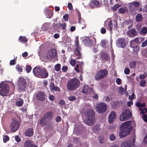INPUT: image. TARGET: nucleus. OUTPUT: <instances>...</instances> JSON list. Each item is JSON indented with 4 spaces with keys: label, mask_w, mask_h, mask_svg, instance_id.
Masks as SVG:
<instances>
[{
    "label": "nucleus",
    "mask_w": 147,
    "mask_h": 147,
    "mask_svg": "<svg viewBox=\"0 0 147 147\" xmlns=\"http://www.w3.org/2000/svg\"><path fill=\"white\" fill-rule=\"evenodd\" d=\"M24 147H37L36 145L32 144L28 140L26 141L24 144Z\"/></svg>",
    "instance_id": "obj_24"
},
{
    "label": "nucleus",
    "mask_w": 147,
    "mask_h": 147,
    "mask_svg": "<svg viewBox=\"0 0 147 147\" xmlns=\"http://www.w3.org/2000/svg\"><path fill=\"white\" fill-rule=\"evenodd\" d=\"M57 54V51L54 49H52L48 51L46 57L48 59H51L53 58L56 57Z\"/></svg>",
    "instance_id": "obj_11"
},
{
    "label": "nucleus",
    "mask_w": 147,
    "mask_h": 147,
    "mask_svg": "<svg viewBox=\"0 0 147 147\" xmlns=\"http://www.w3.org/2000/svg\"><path fill=\"white\" fill-rule=\"evenodd\" d=\"M12 121L10 124V129L11 131L14 132L18 129L20 123L18 121L14 119H12Z\"/></svg>",
    "instance_id": "obj_9"
},
{
    "label": "nucleus",
    "mask_w": 147,
    "mask_h": 147,
    "mask_svg": "<svg viewBox=\"0 0 147 147\" xmlns=\"http://www.w3.org/2000/svg\"><path fill=\"white\" fill-rule=\"evenodd\" d=\"M34 133L33 129V128H30L27 129L25 133V134L26 136L28 137L32 136Z\"/></svg>",
    "instance_id": "obj_21"
},
{
    "label": "nucleus",
    "mask_w": 147,
    "mask_h": 147,
    "mask_svg": "<svg viewBox=\"0 0 147 147\" xmlns=\"http://www.w3.org/2000/svg\"><path fill=\"white\" fill-rule=\"evenodd\" d=\"M107 71L105 69L100 70L96 73L95 78L96 80H99L105 78L108 74Z\"/></svg>",
    "instance_id": "obj_6"
},
{
    "label": "nucleus",
    "mask_w": 147,
    "mask_h": 147,
    "mask_svg": "<svg viewBox=\"0 0 147 147\" xmlns=\"http://www.w3.org/2000/svg\"><path fill=\"white\" fill-rule=\"evenodd\" d=\"M26 82L24 79L23 78H19L18 84V88L20 91H24L26 88Z\"/></svg>",
    "instance_id": "obj_10"
},
{
    "label": "nucleus",
    "mask_w": 147,
    "mask_h": 147,
    "mask_svg": "<svg viewBox=\"0 0 147 147\" xmlns=\"http://www.w3.org/2000/svg\"><path fill=\"white\" fill-rule=\"evenodd\" d=\"M90 5L92 7H99L100 6V3L97 0L92 1L90 3Z\"/></svg>",
    "instance_id": "obj_20"
},
{
    "label": "nucleus",
    "mask_w": 147,
    "mask_h": 147,
    "mask_svg": "<svg viewBox=\"0 0 147 147\" xmlns=\"http://www.w3.org/2000/svg\"><path fill=\"white\" fill-rule=\"evenodd\" d=\"M131 4H132L133 6L137 8L139 5V3L138 2L136 1H134Z\"/></svg>",
    "instance_id": "obj_46"
},
{
    "label": "nucleus",
    "mask_w": 147,
    "mask_h": 147,
    "mask_svg": "<svg viewBox=\"0 0 147 147\" xmlns=\"http://www.w3.org/2000/svg\"><path fill=\"white\" fill-rule=\"evenodd\" d=\"M137 46L136 43L133 40L130 41V46L131 48H134V47Z\"/></svg>",
    "instance_id": "obj_40"
},
{
    "label": "nucleus",
    "mask_w": 147,
    "mask_h": 147,
    "mask_svg": "<svg viewBox=\"0 0 147 147\" xmlns=\"http://www.w3.org/2000/svg\"><path fill=\"white\" fill-rule=\"evenodd\" d=\"M49 99L51 101H53L55 99V96L52 95H50L49 96Z\"/></svg>",
    "instance_id": "obj_58"
},
{
    "label": "nucleus",
    "mask_w": 147,
    "mask_h": 147,
    "mask_svg": "<svg viewBox=\"0 0 147 147\" xmlns=\"http://www.w3.org/2000/svg\"><path fill=\"white\" fill-rule=\"evenodd\" d=\"M131 114L128 110L124 111L121 113L120 117V120L124 121L129 119L131 117Z\"/></svg>",
    "instance_id": "obj_7"
},
{
    "label": "nucleus",
    "mask_w": 147,
    "mask_h": 147,
    "mask_svg": "<svg viewBox=\"0 0 147 147\" xmlns=\"http://www.w3.org/2000/svg\"><path fill=\"white\" fill-rule=\"evenodd\" d=\"M59 103L61 105L63 106L65 103V102L63 100H60L59 101Z\"/></svg>",
    "instance_id": "obj_63"
},
{
    "label": "nucleus",
    "mask_w": 147,
    "mask_h": 147,
    "mask_svg": "<svg viewBox=\"0 0 147 147\" xmlns=\"http://www.w3.org/2000/svg\"><path fill=\"white\" fill-rule=\"evenodd\" d=\"M31 69V67L30 65H26V70L28 73H29Z\"/></svg>",
    "instance_id": "obj_43"
},
{
    "label": "nucleus",
    "mask_w": 147,
    "mask_h": 147,
    "mask_svg": "<svg viewBox=\"0 0 147 147\" xmlns=\"http://www.w3.org/2000/svg\"><path fill=\"white\" fill-rule=\"evenodd\" d=\"M115 113L114 111L111 112L109 115L108 121L110 123H112L116 117Z\"/></svg>",
    "instance_id": "obj_17"
},
{
    "label": "nucleus",
    "mask_w": 147,
    "mask_h": 147,
    "mask_svg": "<svg viewBox=\"0 0 147 147\" xmlns=\"http://www.w3.org/2000/svg\"><path fill=\"white\" fill-rule=\"evenodd\" d=\"M70 101H73L75 100L76 97L74 96H71L68 97Z\"/></svg>",
    "instance_id": "obj_56"
},
{
    "label": "nucleus",
    "mask_w": 147,
    "mask_h": 147,
    "mask_svg": "<svg viewBox=\"0 0 147 147\" xmlns=\"http://www.w3.org/2000/svg\"><path fill=\"white\" fill-rule=\"evenodd\" d=\"M147 46V39H146L142 44V46L143 47H144Z\"/></svg>",
    "instance_id": "obj_57"
},
{
    "label": "nucleus",
    "mask_w": 147,
    "mask_h": 147,
    "mask_svg": "<svg viewBox=\"0 0 147 147\" xmlns=\"http://www.w3.org/2000/svg\"><path fill=\"white\" fill-rule=\"evenodd\" d=\"M61 67V65L60 64L58 63L55 65V70L57 71H58L60 70Z\"/></svg>",
    "instance_id": "obj_39"
},
{
    "label": "nucleus",
    "mask_w": 147,
    "mask_h": 147,
    "mask_svg": "<svg viewBox=\"0 0 147 147\" xmlns=\"http://www.w3.org/2000/svg\"><path fill=\"white\" fill-rule=\"evenodd\" d=\"M79 45L78 41V38L77 37L76 38L75 40V47L78 46Z\"/></svg>",
    "instance_id": "obj_49"
},
{
    "label": "nucleus",
    "mask_w": 147,
    "mask_h": 147,
    "mask_svg": "<svg viewBox=\"0 0 147 147\" xmlns=\"http://www.w3.org/2000/svg\"><path fill=\"white\" fill-rule=\"evenodd\" d=\"M68 17L69 15L67 14H66L63 16V18L65 21H67L68 20Z\"/></svg>",
    "instance_id": "obj_61"
},
{
    "label": "nucleus",
    "mask_w": 147,
    "mask_h": 147,
    "mask_svg": "<svg viewBox=\"0 0 147 147\" xmlns=\"http://www.w3.org/2000/svg\"><path fill=\"white\" fill-rule=\"evenodd\" d=\"M107 106L103 102L98 103L96 107V110L99 113H102L105 112L107 110Z\"/></svg>",
    "instance_id": "obj_8"
},
{
    "label": "nucleus",
    "mask_w": 147,
    "mask_h": 147,
    "mask_svg": "<svg viewBox=\"0 0 147 147\" xmlns=\"http://www.w3.org/2000/svg\"><path fill=\"white\" fill-rule=\"evenodd\" d=\"M143 143L144 144H147V133L144 138Z\"/></svg>",
    "instance_id": "obj_50"
},
{
    "label": "nucleus",
    "mask_w": 147,
    "mask_h": 147,
    "mask_svg": "<svg viewBox=\"0 0 147 147\" xmlns=\"http://www.w3.org/2000/svg\"><path fill=\"white\" fill-rule=\"evenodd\" d=\"M34 75L40 78H46L48 76V73L46 69L40 67H35L33 70Z\"/></svg>",
    "instance_id": "obj_2"
},
{
    "label": "nucleus",
    "mask_w": 147,
    "mask_h": 147,
    "mask_svg": "<svg viewBox=\"0 0 147 147\" xmlns=\"http://www.w3.org/2000/svg\"><path fill=\"white\" fill-rule=\"evenodd\" d=\"M147 33V28L143 27L142 28L140 32V33L142 35H145Z\"/></svg>",
    "instance_id": "obj_35"
},
{
    "label": "nucleus",
    "mask_w": 147,
    "mask_h": 147,
    "mask_svg": "<svg viewBox=\"0 0 147 147\" xmlns=\"http://www.w3.org/2000/svg\"><path fill=\"white\" fill-rule=\"evenodd\" d=\"M9 139V138L7 136L5 135L3 136V141L4 142H6L8 141Z\"/></svg>",
    "instance_id": "obj_48"
},
{
    "label": "nucleus",
    "mask_w": 147,
    "mask_h": 147,
    "mask_svg": "<svg viewBox=\"0 0 147 147\" xmlns=\"http://www.w3.org/2000/svg\"><path fill=\"white\" fill-rule=\"evenodd\" d=\"M143 18L142 14L139 13L137 14L135 18V20L136 21L139 22L141 21Z\"/></svg>",
    "instance_id": "obj_29"
},
{
    "label": "nucleus",
    "mask_w": 147,
    "mask_h": 147,
    "mask_svg": "<svg viewBox=\"0 0 147 147\" xmlns=\"http://www.w3.org/2000/svg\"><path fill=\"white\" fill-rule=\"evenodd\" d=\"M92 94L91 95L90 94V95H89V98L90 99H91V98H93L95 99H97L98 98V95L96 94H95L94 91V90H93L92 92Z\"/></svg>",
    "instance_id": "obj_30"
},
{
    "label": "nucleus",
    "mask_w": 147,
    "mask_h": 147,
    "mask_svg": "<svg viewBox=\"0 0 147 147\" xmlns=\"http://www.w3.org/2000/svg\"><path fill=\"white\" fill-rule=\"evenodd\" d=\"M109 138L111 140L113 141L115 139V137L114 134H112L110 135Z\"/></svg>",
    "instance_id": "obj_54"
},
{
    "label": "nucleus",
    "mask_w": 147,
    "mask_h": 147,
    "mask_svg": "<svg viewBox=\"0 0 147 147\" xmlns=\"http://www.w3.org/2000/svg\"><path fill=\"white\" fill-rule=\"evenodd\" d=\"M9 90V86L6 84L1 83L0 84V94L4 96L7 95Z\"/></svg>",
    "instance_id": "obj_5"
},
{
    "label": "nucleus",
    "mask_w": 147,
    "mask_h": 147,
    "mask_svg": "<svg viewBox=\"0 0 147 147\" xmlns=\"http://www.w3.org/2000/svg\"><path fill=\"white\" fill-rule=\"evenodd\" d=\"M75 49L74 50V53L77 55H80V51L81 50L80 46L79 45L75 47Z\"/></svg>",
    "instance_id": "obj_28"
},
{
    "label": "nucleus",
    "mask_w": 147,
    "mask_h": 147,
    "mask_svg": "<svg viewBox=\"0 0 147 147\" xmlns=\"http://www.w3.org/2000/svg\"><path fill=\"white\" fill-rule=\"evenodd\" d=\"M124 73L126 74H128L129 73V70L128 68H126L124 70Z\"/></svg>",
    "instance_id": "obj_51"
},
{
    "label": "nucleus",
    "mask_w": 147,
    "mask_h": 147,
    "mask_svg": "<svg viewBox=\"0 0 147 147\" xmlns=\"http://www.w3.org/2000/svg\"><path fill=\"white\" fill-rule=\"evenodd\" d=\"M117 44L119 47L121 48H124L126 46L124 39L122 38H119L117 40Z\"/></svg>",
    "instance_id": "obj_19"
},
{
    "label": "nucleus",
    "mask_w": 147,
    "mask_h": 147,
    "mask_svg": "<svg viewBox=\"0 0 147 147\" xmlns=\"http://www.w3.org/2000/svg\"><path fill=\"white\" fill-rule=\"evenodd\" d=\"M46 97V96L42 92H38L36 95V98L39 100H44L45 99Z\"/></svg>",
    "instance_id": "obj_15"
},
{
    "label": "nucleus",
    "mask_w": 147,
    "mask_h": 147,
    "mask_svg": "<svg viewBox=\"0 0 147 147\" xmlns=\"http://www.w3.org/2000/svg\"><path fill=\"white\" fill-rule=\"evenodd\" d=\"M24 103L23 100L21 98L18 99L16 102V105L18 107L21 106Z\"/></svg>",
    "instance_id": "obj_25"
},
{
    "label": "nucleus",
    "mask_w": 147,
    "mask_h": 147,
    "mask_svg": "<svg viewBox=\"0 0 147 147\" xmlns=\"http://www.w3.org/2000/svg\"><path fill=\"white\" fill-rule=\"evenodd\" d=\"M146 84V81L145 80H142L140 82V86L141 87H144Z\"/></svg>",
    "instance_id": "obj_44"
},
{
    "label": "nucleus",
    "mask_w": 147,
    "mask_h": 147,
    "mask_svg": "<svg viewBox=\"0 0 147 147\" xmlns=\"http://www.w3.org/2000/svg\"><path fill=\"white\" fill-rule=\"evenodd\" d=\"M87 41H88V42H86V45H87L88 46H90L92 44V41L90 40L89 39H88Z\"/></svg>",
    "instance_id": "obj_47"
},
{
    "label": "nucleus",
    "mask_w": 147,
    "mask_h": 147,
    "mask_svg": "<svg viewBox=\"0 0 147 147\" xmlns=\"http://www.w3.org/2000/svg\"><path fill=\"white\" fill-rule=\"evenodd\" d=\"M129 8L130 12L133 13L134 11H136L137 10V8L134 7L132 4H131L129 6Z\"/></svg>",
    "instance_id": "obj_26"
},
{
    "label": "nucleus",
    "mask_w": 147,
    "mask_h": 147,
    "mask_svg": "<svg viewBox=\"0 0 147 147\" xmlns=\"http://www.w3.org/2000/svg\"><path fill=\"white\" fill-rule=\"evenodd\" d=\"M136 105L139 108L140 111H141L140 114H144L147 112V109L146 108H142L146 106L145 103L142 104L140 102H138L136 103Z\"/></svg>",
    "instance_id": "obj_13"
},
{
    "label": "nucleus",
    "mask_w": 147,
    "mask_h": 147,
    "mask_svg": "<svg viewBox=\"0 0 147 147\" xmlns=\"http://www.w3.org/2000/svg\"><path fill=\"white\" fill-rule=\"evenodd\" d=\"M86 118L85 123L87 125H91L94 122V111L92 109L88 110L86 113Z\"/></svg>",
    "instance_id": "obj_3"
},
{
    "label": "nucleus",
    "mask_w": 147,
    "mask_h": 147,
    "mask_svg": "<svg viewBox=\"0 0 147 147\" xmlns=\"http://www.w3.org/2000/svg\"><path fill=\"white\" fill-rule=\"evenodd\" d=\"M50 89L52 91L53 90H54L55 91H60L59 88L57 86H55L53 84H51L50 85Z\"/></svg>",
    "instance_id": "obj_27"
},
{
    "label": "nucleus",
    "mask_w": 147,
    "mask_h": 147,
    "mask_svg": "<svg viewBox=\"0 0 147 147\" xmlns=\"http://www.w3.org/2000/svg\"><path fill=\"white\" fill-rule=\"evenodd\" d=\"M133 40L136 44H139L140 43V42L139 38L138 37H137Z\"/></svg>",
    "instance_id": "obj_53"
},
{
    "label": "nucleus",
    "mask_w": 147,
    "mask_h": 147,
    "mask_svg": "<svg viewBox=\"0 0 147 147\" xmlns=\"http://www.w3.org/2000/svg\"><path fill=\"white\" fill-rule=\"evenodd\" d=\"M49 121V120L43 116L41 119L39 123L41 125H43L47 124Z\"/></svg>",
    "instance_id": "obj_23"
},
{
    "label": "nucleus",
    "mask_w": 147,
    "mask_h": 147,
    "mask_svg": "<svg viewBox=\"0 0 147 147\" xmlns=\"http://www.w3.org/2000/svg\"><path fill=\"white\" fill-rule=\"evenodd\" d=\"M135 140H133L132 142H125L121 144V147H135L134 143Z\"/></svg>",
    "instance_id": "obj_14"
},
{
    "label": "nucleus",
    "mask_w": 147,
    "mask_h": 147,
    "mask_svg": "<svg viewBox=\"0 0 147 147\" xmlns=\"http://www.w3.org/2000/svg\"><path fill=\"white\" fill-rule=\"evenodd\" d=\"M68 69L67 67V66H63L62 69L63 72H66Z\"/></svg>",
    "instance_id": "obj_59"
},
{
    "label": "nucleus",
    "mask_w": 147,
    "mask_h": 147,
    "mask_svg": "<svg viewBox=\"0 0 147 147\" xmlns=\"http://www.w3.org/2000/svg\"><path fill=\"white\" fill-rule=\"evenodd\" d=\"M117 25V24L115 20L113 21H110L108 22V28L109 29L111 30H114L116 28Z\"/></svg>",
    "instance_id": "obj_16"
},
{
    "label": "nucleus",
    "mask_w": 147,
    "mask_h": 147,
    "mask_svg": "<svg viewBox=\"0 0 147 147\" xmlns=\"http://www.w3.org/2000/svg\"><path fill=\"white\" fill-rule=\"evenodd\" d=\"M118 91V93L120 94H123L126 92L122 86L119 87Z\"/></svg>",
    "instance_id": "obj_37"
},
{
    "label": "nucleus",
    "mask_w": 147,
    "mask_h": 147,
    "mask_svg": "<svg viewBox=\"0 0 147 147\" xmlns=\"http://www.w3.org/2000/svg\"><path fill=\"white\" fill-rule=\"evenodd\" d=\"M93 90L90 88L88 85H84L82 88V92L88 96L90 94L92 95V91Z\"/></svg>",
    "instance_id": "obj_12"
},
{
    "label": "nucleus",
    "mask_w": 147,
    "mask_h": 147,
    "mask_svg": "<svg viewBox=\"0 0 147 147\" xmlns=\"http://www.w3.org/2000/svg\"><path fill=\"white\" fill-rule=\"evenodd\" d=\"M68 7L69 10H72L73 9V7L72 4L71 3H69L68 4Z\"/></svg>",
    "instance_id": "obj_62"
},
{
    "label": "nucleus",
    "mask_w": 147,
    "mask_h": 147,
    "mask_svg": "<svg viewBox=\"0 0 147 147\" xmlns=\"http://www.w3.org/2000/svg\"><path fill=\"white\" fill-rule=\"evenodd\" d=\"M80 83V82L78 79L75 78L71 79L67 82V88L70 90H74L78 88Z\"/></svg>",
    "instance_id": "obj_4"
},
{
    "label": "nucleus",
    "mask_w": 147,
    "mask_h": 147,
    "mask_svg": "<svg viewBox=\"0 0 147 147\" xmlns=\"http://www.w3.org/2000/svg\"><path fill=\"white\" fill-rule=\"evenodd\" d=\"M136 65V63L135 61H131L129 63V67L131 68H134Z\"/></svg>",
    "instance_id": "obj_38"
},
{
    "label": "nucleus",
    "mask_w": 147,
    "mask_h": 147,
    "mask_svg": "<svg viewBox=\"0 0 147 147\" xmlns=\"http://www.w3.org/2000/svg\"><path fill=\"white\" fill-rule=\"evenodd\" d=\"M116 82L118 85H120L121 83V80L119 78H117L116 80Z\"/></svg>",
    "instance_id": "obj_52"
},
{
    "label": "nucleus",
    "mask_w": 147,
    "mask_h": 147,
    "mask_svg": "<svg viewBox=\"0 0 147 147\" xmlns=\"http://www.w3.org/2000/svg\"><path fill=\"white\" fill-rule=\"evenodd\" d=\"M127 9V8L125 6L120 8L118 10V13H124Z\"/></svg>",
    "instance_id": "obj_32"
},
{
    "label": "nucleus",
    "mask_w": 147,
    "mask_h": 147,
    "mask_svg": "<svg viewBox=\"0 0 147 147\" xmlns=\"http://www.w3.org/2000/svg\"><path fill=\"white\" fill-rule=\"evenodd\" d=\"M93 131L94 132L97 134L100 131V129L99 126L97 125H95L93 128Z\"/></svg>",
    "instance_id": "obj_33"
},
{
    "label": "nucleus",
    "mask_w": 147,
    "mask_h": 147,
    "mask_svg": "<svg viewBox=\"0 0 147 147\" xmlns=\"http://www.w3.org/2000/svg\"><path fill=\"white\" fill-rule=\"evenodd\" d=\"M126 33L129 36L132 37L137 35V32L135 29L133 28L128 30Z\"/></svg>",
    "instance_id": "obj_18"
},
{
    "label": "nucleus",
    "mask_w": 147,
    "mask_h": 147,
    "mask_svg": "<svg viewBox=\"0 0 147 147\" xmlns=\"http://www.w3.org/2000/svg\"><path fill=\"white\" fill-rule=\"evenodd\" d=\"M101 58L102 59H105L106 60H108L109 58V55L105 53H103L101 55Z\"/></svg>",
    "instance_id": "obj_36"
},
{
    "label": "nucleus",
    "mask_w": 147,
    "mask_h": 147,
    "mask_svg": "<svg viewBox=\"0 0 147 147\" xmlns=\"http://www.w3.org/2000/svg\"><path fill=\"white\" fill-rule=\"evenodd\" d=\"M98 140L100 143H102L104 142V139L102 136H99L98 138Z\"/></svg>",
    "instance_id": "obj_45"
},
{
    "label": "nucleus",
    "mask_w": 147,
    "mask_h": 147,
    "mask_svg": "<svg viewBox=\"0 0 147 147\" xmlns=\"http://www.w3.org/2000/svg\"><path fill=\"white\" fill-rule=\"evenodd\" d=\"M133 49V51H135L136 52H137V51H138L139 49V47L137 46H135V47H134V48H132Z\"/></svg>",
    "instance_id": "obj_60"
},
{
    "label": "nucleus",
    "mask_w": 147,
    "mask_h": 147,
    "mask_svg": "<svg viewBox=\"0 0 147 147\" xmlns=\"http://www.w3.org/2000/svg\"><path fill=\"white\" fill-rule=\"evenodd\" d=\"M76 61L75 60L71 59L70 61V64L73 65H74L76 64Z\"/></svg>",
    "instance_id": "obj_55"
},
{
    "label": "nucleus",
    "mask_w": 147,
    "mask_h": 147,
    "mask_svg": "<svg viewBox=\"0 0 147 147\" xmlns=\"http://www.w3.org/2000/svg\"><path fill=\"white\" fill-rule=\"evenodd\" d=\"M16 69L17 71L19 73H21L22 71V69L21 67L19 65H17L16 66Z\"/></svg>",
    "instance_id": "obj_41"
},
{
    "label": "nucleus",
    "mask_w": 147,
    "mask_h": 147,
    "mask_svg": "<svg viewBox=\"0 0 147 147\" xmlns=\"http://www.w3.org/2000/svg\"><path fill=\"white\" fill-rule=\"evenodd\" d=\"M15 139L17 142H19L21 141V139L18 136H16L15 137Z\"/></svg>",
    "instance_id": "obj_64"
},
{
    "label": "nucleus",
    "mask_w": 147,
    "mask_h": 147,
    "mask_svg": "<svg viewBox=\"0 0 147 147\" xmlns=\"http://www.w3.org/2000/svg\"><path fill=\"white\" fill-rule=\"evenodd\" d=\"M19 39L20 40V42H21L22 43L26 42H27L28 40V39L26 37L24 36H20L19 38Z\"/></svg>",
    "instance_id": "obj_34"
},
{
    "label": "nucleus",
    "mask_w": 147,
    "mask_h": 147,
    "mask_svg": "<svg viewBox=\"0 0 147 147\" xmlns=\"http://www.w3.org/2000/svg\"><path fill=\"white\" fill-rule=\"evenodd\" d=\"M46 15L48 16V17L50 18L51 17L53 14V12L52 11H50L48 9L46 10L45 11Z\"/></svg>",
    "instance_id": "obj_31"
},
{
    "label": "nucleus",
    "mask_w": 147,
    "mask_h": 147,
    "mask_svg": "<svg viewBox=\"0 0 147 147\" xmlns=\"http://www.w3.org/2000/svg\"><path fill=\"white\" fill-rule=\"evenodd\" d=\"M61 24L59 22H58L56 24H54L53 27L57 28H59L61 27Z\"/></svg>",
    "instance_id": "obj_42"
},
{
    "label": "nucleus",
    "mask_w": 147,
    "mask_h": 147,
    "mask_svg": "<svg viewBox=\"0 0 147 147\" xmlns=\"http://www.w3.org/2000/svg\"><path fill=\"white\" fill-rule=\"evenodd\" d=\"M131 122L130 121H128L123 123L121 125L119 135L120 138H123L130 133L131 129L130 125Z\"/></svg>",
    "instance_id": "obj_1"
},
{
    "label": "nucleus",
    "mask_w": 147,
    "mask_h": 147,
    "mask_svg": "<svg viewBox=\"0 0 147 147\" xmlns=\"http://www.w3.org/2000/svg\"><path fill=\"white\" fill-rule=\"evenodd\" d=\"M53 116V113L51 111L45 114L44 116L45 117L46 119L49 120L52 119Z\"/></svg>",
    "instance_id": "obj_22"
}]
</instances>
